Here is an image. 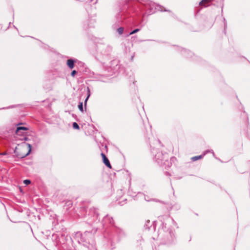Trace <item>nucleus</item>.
<instances>
[{"instance_id": "1", "label": "nucleus", "mask_w": 250, "mask_h": 250, "mask_svg": "<svg viewBox=\"0 0 250 250\" xmlns=\"http://www.w3.org/2000/svg\"><path fill=\"white\" fill-rule=\"evenodd\" d=\"M31 150V146L30 144H24L19 147H16L14 153L16 156L19 158H23L28 156Z\"/></svg>"}, {"instance_id": "2", "label": "nucleus", "mask_w": 250, "mask_h": 250, "mask_svg": "<svg viewBox=\"0 0 250 250\" xmlns=\"http://www.w3.org/2000/svg\"><path fill=\"white\" fill-rule=\"evenodd\" d=\"M155 161L162 166L166 167H170V163L168 161V157L167 155H164L161 152H158L155 156Z\"/></svg>"}, {"instance_id": "3", "label": "nucleus", "mask_w": 250, "mask_h": 250, "mask_svg": "<svg viewBox=\"0 0 250 250\" xmlns=\"http://www.w3.org/2000/svg\"><path fill=\"white\" fill-rule=\"evenodd\" d=\"M101 155L102 157L103 162L104 165L109 168H111L112 167L110 163V162L108 158L106 157L104 153H101Z\"/></svg>"}, {"instance_id": "4", "label": "nucleus", "mask_w": 250, "mask_h": 250, "mask_svg": "<svg viewBox=\"0 0 250 250\" xmlns=\"http://www.w3.org/2000/svg\"><path fill=\"white\" fill-rule=\"evenodd\" d=\"M28 128L26 127L20 126L18 127L16 131V133L19 135H22L24 134L23 131H26Z\"/></svg>"}, {"instance_id": "5", "label": "nucleus", "mask_w": 250, "mask_h": 250, "mask_svg": "<svg viewBox=\"0 0 250 250\" xmlns=\"http://www.w3.org/2000/svg\"><path fill=\"white\" fill-rule=\"evenodd\" d=\"M67 65L70 69H73L74 67V61L72 59H69L67 61Z\"/></svg>"}, {"instance_id": "6", "label": "nucleus", "mask_w": 250, "mask_h": 250, "mask_svg": "<svg viewBox=\"0 0 250 250\" xmlns=\"http://www.w3.org/2000/svg\"><path fill=\"white\" fill-rule=\"evenodd\" d=\"M212 0H202L199 3L200 5L206 7L207 4L211 2Z\"/></svg>"}, {"instance_id": "7", "label": "nucleus", "mask_w": 250, "mask_h": 250, "mask_svg": "<svg viewBox=\"0 0 250 250\" xmlns=\"http://www.w3.org/2000/svg\"><path fill=\"white\" fill-rule=\"evenodd\" d=\"M205 155V153H204L203 155L193 157L191 158V159L193 161H195L199 159H202Z\"/></svg>"}, {"instance_id": "8", "label": "nucleus", "mask_w": 250, "mask_h": 250, "mask_svg": "<svg viewBox=\"0 0 250 250\" xmlns=\"http://www.w3.org/2000/svg\"><path fill=\"white\" fill-rule=\"evenodd\" d=\"M78 108L81 111H82V112L83 111V103L81 102L79 103V104L78 105Z\"/></svg>"}, {"instance_id": "9", "label": "nucleus", "mask_w": 250, "mask_h": 250, "mask_svg": "<svg viewBox=\"0 0 250 250\" xmlns=\"http://www.w3.org/2000/svg\"><path fill=\"white\" fill-rule=\"evenodd\" d=\"M117 31L118 33L120 35H122L123 33L124 32V28L123 27H120L117 29Z\"/></svg>"}, {"instance_id": "10", "label": "nucleus", "mask_w": 250, "mask_h": 250, "mask_svg": "<svg viewBox=\"0 0 250 250\" xmlns=\"http://www.w3.org/2000/svg\"><path fill=\"white\" fill-rule=\"evenodd\" d=\"M73 127L74 129H79L80 128L79 125L76 122L73 123Z\"/></svg>"}, {"instance_id": "11", "label": "nucleus", "mask_w": 250, "mask_h": 250, "mask_svg": "<svg viewBox=\"0 0 250 250\" xmlns=\"http://www.w3.org/2000/svg\"><path fill=\"white\" fill-rule=\"evenodd\" d=\"M139 31H140L139 29H138V28L134 30L133 31H132L131 32H130L129 35H132L133 34H135V33L138 32Z\"/></svg>"}, {"instance_id": "12", "label": "nucleus", "mask_w": 250, "mask_h": 250, "mask_svg": "<svg viewBox=\"0 0 250 250\" xmlns=\"http://www.w3.org/2000/svg\"><path fill=\"white\" fill-rule=\"evenodd\" d=\"M87 92H88V96L86 97V99L85 100V101H84V102H85V105H86V102H87V100H88V98H89V97L90 96V90L88 88V91Z\"/></svg>"}, {"instance_id": "13", "label": "nucleus", "mask_w": 250, "mask_h": 250, "mask_svg": "<svg viewBox=\"0 0 250 250\" xmlns=\"http://www.w3.org/2000/svg\"><path fill=\"white\" fill-rule=\"evenodd\" d=\"M23 183H24V184H25V185H28V184H30V183H31V181H30V180H27H27H24L23 181Z\"/></svg>"}, {"instance_id": "14", "label": "nucleus", "mask_w": 250, "mask_h": 250, "mask_svg": "<svg viewBox=\"0 0 250 250\" xmlns=\"http://www.w3.org/2000/svg\"><path fill=\"white\" fill-rule=\"evenodd\" d=\"M77 71L76 70H73L71 73V75L74 77Z\"/></svg>"}, {"instance_id": "15", "label": "nucleus", "mask_w": 250, "mask_h": 250, "mask_svg": "<svg viewBox=\"0 0 250 250\" xmlns=\"http://www.w3.org/2000/svg\"><path fill=\"white\" fill-rule=\"evenodd\" d=\"M87 233H88V232L85 231V232L83 233V235H85L87 234Z\"/></svg>"}]
</instances>
